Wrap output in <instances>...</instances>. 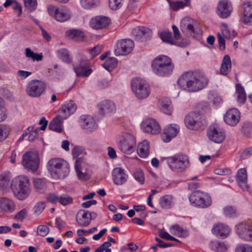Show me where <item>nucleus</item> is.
Instances as JSON below:
<instances>
[{
  "label": "nucleus",
  "instance_id": "aec40b11",
  "mask_svg": "<svg viewBox=\"0 0 252 252\" xmlns=\"http://www.w3.org/2000/svg\"><path fill=\"white\" fill-rule=\"evenodd\" d=\"M224 122L231 126H234L239 122L240 113L235 108L229 109L223 116Z\"/></svg>",
  "mask_w": 252,
  "mask_h": 252
},
{
  "label": "nucleus",
  "instance_id": "f03ea898",
  "mask_svg": "<svg viewBox=\"0 0 252 252\" xmlns=\"http://www.w3.org/2000/svg\"><path fill=\"white\" fill-rule=\"evenodd\" d=\"M47 167L50 175L55 179H63L69 173L68 163L61 158H53L50 159Z\"/></svg>",
  "mask_w": 252,
  "mask_h": 252
},
{
  "label": "nucleus",
  "instance_id": "3c124183",
  "mask_svg": "<svg viewBox=\"0 0 252 252\" xmlns=\"http://www.w3.org/2000/svg\"><path fill=\"white\" fill-rule=\"evenodd\" d=\"M10 180L9 177L7 174L5 173L0 174V188L4 189L8 187Z\"/></svg>",
  "mask_w": 252,
  "mask_h": 252
},
{
  "label": "nucleus",
  "instance_id": "69168bd1",
  "mask_svg": "<svg viewBox=\"0 0 252 252\" xmlns=\"http://www.w3.org/2000/svg\"><path fill=\"white\" fill-rule=\"evenodd\" d=\"M12 7L17 16L18 17L20 16L22 13L21 4L17 1L15 0L12 5Z\"/></svg>",
  "mask_w": 252,
  "mask_h": 252
},
{
  "label": "nucleus",
  "instance_id": "ea45409f",
  "mask_svg": "<svg viewBox=\"0 0 252 252\" xmlns=\"http://www.w3.org/2000/svg\"><path fill=\"white\" fill-rule=\"evenodd\" d=\"M236 90L238 103L241 104H244L247 98L244 88L240 84H237L236 85Z\"/></svg>",
  "mask_w": 252,
  "mask_h": 252
},
{
  "label": "nucleus",
  "instance_id": "dca6fc26",
  "mask_svg": "<svg viewBox=\"0 0 252 252\" xmlns=\"http://www.w3.org/2000/svg\"><path fill=\"white\" fill-rule=\"evenodd\" d=\"M236 232L239 237L246 241H252V225L242 222L236 226Z\"/></svg>",
  "mask_w": 252,
  "mask_h": 252
},
{
  "label": "nucleus",
  "instance_id": "9d476101",
  "mask_svg": "<svg viewBox=\"0 0 252 252\" xmlns=\"http://www.w3.org/2000/svg\"><path fill=\"white\" fill-rule=\"evenodd\" d=\"M39 164V158L36 151L26 152L22 157V165L27 169L32 171L37 170Z\"/></svg>",
  "mask_w": 252,
  "mask_h": 252
},
{
  "label": "nucleus",
  "instance_id": "a878e982",
  "mask_svg": "<svg viewBox=\"0 0 252 252\" xmlns=\"http://www.w3.org/2000/svg\"><path fill=\"white\" fill-rule=\"evenodd\" d=\"M212 232L216 236L224 238L229 236L231 229L227 225L218 223L214 225L212 229Z\"/></svg>",
  "mask_w": 252,
  "mask_h": 252
},
{
  "label": "nucleus",
  "instance_id": "a211bd4d",
  "mask_svg": "<svg viewBox=\"0 0 252 252\" xmlns=\"http://www.w3.org/2000/svg\"><path fill=\"white\" fill-rule=\"evenodd\" d=\"M233 11L231 2L228 0H220L217 5V13L221 18L229 17Z\"/></svg>",
  "mask_w": 252,
  "mask_h": 252
},
{
  "label": "nucleus",
  "instance_id": "2f4dec72",
  "mask_svg": "<svg viewBox=\"0 0 252 252\" xmlns=\"http://www.w3.org/2000/svg\"><path fill=\"white\" fill-rule=\"evenodd\" d=\"M131 33L133 36L140 39L149 37L151 35L152 31L145 27H138L133 29Z\"/></svg>",
  "mask_w": 252,
  "mask_h": 252
},
{
  "label": "nucleus",
  "instance_id": "5fc2aeb1",
  "mask_svg": "<svg viewBox=\"0 0 252 252\" xmlns=\"http://www.w3.org/2000/svg\"><path fill=\"white\" fill-rule=\"evenodd\" d=\"M46 205L45 202L43 201H39L37 202L33 208V211L34 213L37 215L40 214Z\"/></svg>",
  "mask_w": 252,
  "mask_h": 252
},
{
  "label": "nucleus",
  "instance_id": "2eb2a0df",
  "mask_svg": "<svg viewBox=\"0 0 252 252\" xmlns=\"http://www.w3.org/2000/svg\"><path fill=\"white\" fill-rule=\"evenodd\" d=\"M141 129L145 133L156 135L160 133V126L154 119L147 118L141 124Z\"/></svg>",
  "mask_w": 252,
  "mask_h": 252
},
{
  "label": "nucleus",
  "instance_id": "f257e3e1",
  "mask_svg": "<svg viewBox=\"0 0 252 252\" xmlns=\"http://www.w3.org/2000/svg\"><path fill=\"white\" fill-rule=\"evenodd\" d=\"M208 78L198 71L185 72L178 79L177 83L181 88L187 89L190 92L200 91L208 84Z\"/></svg>",
  "mask_w": 252,
  "mask_h": 252
},
{
  "label": "nucleus",
  "instance_id": "37998d69",
  "mask_svg": "<svg viewBox=\"0 0 252 252\" xmlns=\"http://www.w3.org/2000/svg\"><path fill=\"white\" fill-rule=\"evenodd\" d=\"M33 186L36 191L42 192L46 189L45 181L41 179H35L33 182Z\"/></svg>",
  "mask_w": 252,
  "mask_h": 252
},
{
  "label": "nucleus",
  "instance_id": "6e6d98bb",
  "mask_svg": "<svg viewBox=\"0 0 252 252\" xmlns=\"http://www.w3.org/2000/svg\"><path fill=\"white\" fill-rule=\"evenodd\" d=\"M134 179L138 182L140 184H143L144 183L145 178L144 173L140 170H137L133 173Z\"/></svg>",
  "mask_w": 252,
  "mask_h": 252
},
{
  "label": "nucleus",
  "instance_id": "774afa93",
  "mask_svg": "<svg viewBox=\"0 0 252 252\" xmlns=\"http://www.w3.org/2000/svg\"><path fill=\"white\" fill-rule=\"evenodd\" d=\"M47 200L52 203L56 204L59 202V196L54 193L48 194L46 197Z\"/></svg>",
  "mask_w": 252,
  "mask_h": 252
},
{
  "label": "nucleus",
  "instance_id": "a19ab883",
  "mask_svg": "<svg viewBox=\"0 0 252 252\" xmlns=\"http://www.w3.org/2000/svg\"><path fill=\"white\" fill-rule=\"evenodd\" d=\"M25 56L29 59H31L33 61H40L42 60L43 56L41 54L34 53L30 48H27L25 52Z\"/></svg>",
  "mask_w": 252,
  "mask_h": 252
},
{
  "label": "nucleus",
  "instance_id": "ddd939ff",
  "mask_svg": "<svg viewBox=\"0 0 252 252\" xmlns=\"http://www.w3.org/2000/svg\"><path fill=\"white\" fill-rule=\"evenodd\" d=\"M134 46L133 41L130 39L120 40L116 44L115 55L117 56L127 55L132 51Z\"/></svg>",
  "mask_w": 252,
  "mask_h": 252
},
{
  "label": "nucleus",
  "instance_id": "7ed1b4c3",
  "mask_svg": "<svg viewBox=\"0 0 252 252\" xmlns=\"http://www.w3.org/2000/svg\"><path fill=\"white\" fill-rule=\"evenodd\" d=\"M152 67L153 72L157 75L166 77L173 72L174 65L171 59L165 55H159L152 62Z\"/></svg>",
  "mask_w": 252,
  "mask_h": 252
},
{
  "label": "nucleus",
  "instance_id": "473e14b6",
  "mask_svg": "<svg viewBox=\"0 0 252 252\" xmlns=\"http://www.w3.org/2000/svg\"><path fill=\"white\" fill-rule=\"evenodd\" d=\"M64 119L59 114L50 123L49 128L57 132H61L63 130L62 124Z\"/></svg>",
  "mask_w": 252,
  "mask_h": 252
},
{
  "label": "nucleus",
  "instance_id": "c756f323",
  "mask_svg": "<svg viewBox=\"0 0 252 252\" xmlns=\"http://www.w3.org/2000/svg\"><path fill=\"white\" fill-rule=\"evenodd\" d=\"M237 181L242 189L248 191H251V187L247 184V173L245 168H241L238 171L237 173Z\"/></svg>",
  "mask_w": 252,
  "mask_h": 252
},
{
  "label": "nucleus",
  "instance_id": "c9c22d12",
  "mask_svg": "<svg viewBox=\"0 0 252 252\" xmlns=\"http://www.w3.org/2000/svg\"><path fill=\"white\" fill-rule=\"evenodd\" d=\"M231 62L230 57L226 55L222 59L221 67L220 68V73L222 75H227L231 70Z\"/></svg>",
  "mask_w": 252,
  "mask_h": 252
},
{
  "label": "nucleus",
  "instance_id": "423d86ee",
  "mask_svg": "<svg viewBox=\"0 0 252 252\" xmlns=\"http://www.w3.org/2000/svg\"><path fill=\"white\" fill-rule=\"evenodd\" d=\"M190 205L195 208L206 209L210 207L212 203L210 195L200 190L192 191L188 195Z\"/></svg>",
  "mask_w": 252,
  "mask_h": 252
},
{
  "label": "nucleus",
  "instance_id": "9b49d317",
  "mask_svg": "<svg viewBox=\"0 0 252 252\" xmlns=\"http://www.w3.org/2000/svg\"><path fill=\"white\" fill-rule=\"evenodd\" d=\"M207 135L209 139L216 143H222L225 138V132L217 125H213L208 129Z\"/></svg>",
  "mask_w": 252,
  "mask_h": 252
},
{
  "label": "nucleus",
  "instance_id": "e2e57ef3",
  "mask_svg": "<svg viewBox=\"0 0 252 252\" xmlns=\"http://www.w3.org/2000/svg\"><path fill=\"white\" fill-rule=\"evenodd\" d=\"M183 26H187V29L189 32L192 33L196 32L193 24L189 23L188 19H184L181 21V26L182 27Z\"/></svg>",
  "mask_w": 252,
  "mask_h": 252
},
{
  "label": "nucleus",
  "instance_id": "6ab92c4d",
  "mask_svg": "<svg viewBox=\"0 0 252 252\" xmlns=\"http://www.w3.org/2000/svg\"><path fill=\"white\" fill-rule=\"evenodd\" d=\"M243 13L241 21L245 25L252 26V2L245 1L242 4Z\"/></svg>",
  "mask_w": 252,
  "mask_h": 252
},
{
  "label": "nucleus",
  "instance_id": "58836bf2",
  "mask_svg": "<svg viewBox=\"0 0 252 252\" xmlns=\"http://www.w3.org/2000/svg\"><path fill=\"white\" fill-rule=\"evenodd\" d=\"M66 35L68 37L75 41H82L84 37V33L77 30H70L66 32Z\"/></svg>",
  "mask_w": 252,
  "mask_h": 252
},
{
  "label": "nucleus",
  "instance_id": "09e8293b",
  "mask_svg": "<svg viewBox=\"0 0 252 252\" xmlns=\"http://www.w3.org/2000/svg\"><path fill=\"white\" fill-rule=\"evenodd\" d=\"M9 128L4 125L0 124V142L4 140L8 136Z\"/></svg>",
  "mask_w": 252,
  "mask_h": 252
},
{
  "label": "nucleus",
  "instance_id": "cd10ccee",
  "mask_svg": "<svg viewBox=\"0 0 252 252\" xmlns=\"http://www.w3.org/2000/svg\"><path fill=\"white\" fill-rule=\"evenodd\" d=\"M77 109V105L72 100L65 102L59 110V114L64 119H66L74 113Z\"/></svg>",
  "mask_w": 252,
  "mask_h": 252
},
{
  "label": "nucleus",
  "instance_id": "4d7b16f0",
  "mask_svg": "<svg viewBox=\"0 0 252 252\" xmlns=\"http://www.w3.org/2000/svg\"><path fill=\"white\" fill-rule=\"evenodd\" d=\"M27 215H28L27 210L26 209H23L22 210L19 211L14 216V219L22 221L27 217Z\"/></svg>",
  "mask_w": 252,
  "mask_h": 252
},
{
  "label": "nucleus",
  "instance_id": "1a4fd4ad",
  "mask_svg": "<svg viewBox=\"0 0 252 252\" xmlns=\"http://www.w3.org/2000/svg\"><path fill=\"white\" fill-rule=\"evenodd\" d=\"M46 86L41 80L34 79L31 80L26 88L27 94L32 97H39L45 92Z\"/></svg>",
  "mask_w": 252,
  "mask_h": 252
},
{
  "label": "nucleus",
  "instance_id": "052dcab7",
  "mask_svg": "<svg viewBox=\"0 0 252 252\" xmlns=\"http://www.w3.org/2000/svg\"><path fill=\"white\" fill-rule=\"evenodd\" d=\"M102 48L103 47L101 45H97L92 49L89 50L88 52L91 54L92 58H94L101 52Z\"/></svg>",
  "mask_w": 252,
  "mask_h": 252
},
{
  "label": "nucleus",
  "instance_id": "0eeeda50",
  "mask_svg": "<svg viewBox=\"0 0 252 252\" xmlns=\"http://www.w3.org/2000/svg\"><path fill=\"white\" fill-rule=\"evenodd\" d=\"M131 87L135 96L139 99L147 98L151 93V87L149 83L140 78L136 77L132 80Z\"/></svg>",
  "mask_w": 252,
  "mask_h": 252
},
{
  "label": "nucleus",
  "instance_id": "f3484780",
  "mask_svg": "<svg viewBox=\"0 0 252 252\" xmlns=\"http://www.w3.org/2000/svg\"><path fill=\"white\" fill-rule=\"evenodd\" d=\"M96 217V214L95 213L81 210L78 212L76 219L79 226L86 227L90 224L91 220L95 219Z\"/></svg>",
  "mask_w": 252,
  "mask_h": 252
},
{
  "label": "nucleus",
  "instance_id": "f704fd0d",
  "mask_svg": "<svg viewBox=\"0 0 252 252\" xmlns=\"http://www.w3.org/2000/svg\"><path fill=\"white\" fill-rule=\"evenodd\" d=\"M137 153L142 158L147 157L149 154V144L147 140H144L138 144Z\"/></svg>",
  "mask_w": 252,
  "mask_h": 252
},
{
  "label": "nucleus",
  "instance_id": "4be33fe9",
  "mask_svg": "<svg viewBox=\"0 0 252 252\" xmlns=\"http://www.w3.org/2000/svg\"><path fill=\"white\" fill-rule=\"evenodd\" d=\"M112 180L114 183L118 186L125 184L128 178L125 170L121 167H116L112 172Z\"/></svg>",
  "mask_w": 252,
  "mask_h": 252
},
{
  "label": "nucleus",
  "instance_id": "72a5a7b5",
  "mask_svg": "<svg viewBox=\"0 0 252 252\" xmlns=\"http://www.w3.org/2000/svg\"><path fill=\"white\" fill-rule=\"evenodd\" d=\"M83 161V159L81 158L77 159L74 166L78 179L83 181L89 180L90 178V175L86 172L83 173L81 171L80 169Z\"/></svg>",
  "mask_w": 252,
  "mask_h": 252
},
{
  "label": "nucleus",
  "instance_id": "5701e85b",
  "mask_svg": "<svg viewBox=\"0 0 252 252\" xmlns=\"http://www.w3.org/2000/svg\"><path fill=\"white\" fill-rule=\"evenodd\" d=\"M160 38L162 40L171 45H175L179 46L185 47L189 44V40L187 39H183L181 42L177 41L175 38L172 36V33L170 32H163L160 33Z\"/></svg>",
  "mask_w": 252,
  "mask_h": 252
},
{
  "label": "nucleus",
  "instance_id": "39448f33",
  "mask_svg": "<svg viewBox=\"0 0 252 252\" xmlns=\"http://www.w3.org/2000/svg\"><path fill=\"white\" fill-rule=\"evenodd\" d=\"M169 168L173 172L182 173L190 165L189 156L183 153H178L165 158Z\"/></svg>",
  "mask_w": 252,
  "mask_h": 252
},
{
  "label": "nucleus",
  "instance_id": "bb28decb",
  "mask_svg": "<svg viewBox=\"0 0 252 252\" xmlns=\"http://www.w3.org/2000/svg\"><path fill=\"white\" fill-rule=\"evenodd\" d=\"M98 113L102 116L115 111L116 107L114 103L108 100L101 101L98 104Z\"/></svg>",
  "mask_w": 252,
  "mask_h": 252
},
{
  "label": "nucleus",
  "instance_id": "bf43d9fd",
  "mask_svg": "<svg viewBox=\"0 0 252 252\" xmlns=\"http://www.w3.org/2000/svg\"><path fill=\"white\" fill-rule=\"evenodd\" d=\"M49 232V228L45 225H41L37 228V234L42 237L46 236Z\"/></svg>",
  "mask_w": 252,
  "mask_h": 252
},
{
  "label": "nucleus",
  "instance_id": "338daca9",
  "mask_svg": "<svg viewBox=\"0 0 252 252\" xmlns=\"http://www.w3.org/2000/svg\"><path fill=\"white\" fill-rule=\"evenodd\" d=\"M31 126L32 129V130L29 131V132H28V135H29L28 140L30 141H33L37 137L38 129H34L33 126Z\"/></svg>",
  "mask_w": 252,
  "mask_h": 252
},
{
  "label": "nucleus",
  "instance_id": "8fccbe9b",
  "mask_svg": "<svg viewBox=\"0 0 252 252\" xmlns=\"http://www.w3.org/2000/svg\"><path fill=\"white\" fill-rule=\"evenodd\" d=\"M235 252H252V245L248 244H242L237 246Z\"/></svg>",
  "mask_w": 252,
  "mask_h": 252
},
{
  "label": "nucleus",
  "instance_id": "c03bdc74",
  "mask_svg": "<svg viewBox=\"0 0 252 252\" xmlns=\"http://www.w3.org/2000/svg\"><path fill=\"white\" fill-rule=\"evenodd\" d=\"M173 197L170 195H165L160 199V204L162 208H169L172 204Z\"/></svg>",
  "mask_w": 252,
  "mask_h": 252
},
{
  "label": "nucleus",
  "instance_id": "c85d7f7f",
  "mask_svg": "<svg viewBox=\"0 0 252 252\" xmlns=\"http://www.w3.org/2000/svg\"><path fill=\"white\" fill-rule=\"evenodd\" d=\"M89 63L88 61H83L77 65L74 66L75 72L77 76L88 77L92 72L91 68H89Z\"/></svg>",
  "mask_w": 252,
  "mask_h": 252
},
{
  "label": "nucleus",
  "instance_id": "0e129e2a",
  "mask_svg": "<svg viewBox=\"0 0 252 252\" xmlns=\"http://www.w3.org/2000/svg\"><path fill=\"white\" fill-rule=\"evenodd\" d=\"M224 214L228 217H233L237 215L236 210L232 207H227L224 208Z\"/></svg>",
  "mask_w": 252,
  "mask_h": 252
},
{
  "label": "nucleus",
  "instance_id": "4c0bfd02",
  "mask_svg": "<svg viewBox=\"0 0 252 252\" xmlns=\"http://www.w3.org/2000/svg\"><path fill=\"white\" fill-rule=\"evenodd\" d=\"M170 232L179 237H186L189 235L187 230L183 229L178 224L174 225L172 226L170 229Z\"/></svg>",
  "mask_w": 252,
  "mask_h": 252
},
{
  "label": "nucleus",
  "instance_id": "4468645a",
  "mask_svg": "<svg viewBox=\"0 0 252 252\" xmlns=\"http://www.w3.org/2000/svg\"><path fill=\"white\" fill-rule=\"evenodd\" d=\"M187 127L191 130H197L202 126L200 114L194 112L189 113L185 119Z\"/></svg>",
  "mask_w": 252,
  "mask_h": 252
},
{
  "label": "nucleus",
  "instance_id": "603ef678",
  "mask_svg": "<svg viewBox=\"0 0 252 252\" xmlns=\"http://www.w3.org/2000/svg\"><path fill=\"white\" fill-rule=\"evenodd\" d=\"M124 0H108L109 6L112 10H117L122 6Z\"/></svg>",
  "mask_w": 252,
  "mask_h": 252
},
{
  "label": "nucleus",
  "instance_id": "7c9ffc66",
  "mask_svg": "<svg viewBox=\"0 0 252 252\" xmlns=\"http://www.w3.org/2000/svg\"><path fill=\"white\" fill-rule=\"evenodd\" d=\"M15 209V205L13 200L6 197L0 198V213H10Z\"/></svg>",
  "mask_w": 252,
  "mask_h": 252
},
{
  "label": "nucleus",
  "instance_id": "20e7f679",
  "mask_svg": "<svg viewBox=\"0 0 252 252\" xmlns=\"http://www.w3.org/2000/svg\"><path fill=\"white\" fill-rule=\"evenodd\" d=\"M11 187L15 196L20 200L26 199L31 193L30 181L26 176H19L12 181Z\"/></svg>",
  "mask_w": 252,
  "mask_h": 252
},
{
  "label": "nucleus",
  "instance_id": "f8f14e48",
  "mask_svg": "<svg viewBox=\"0 0 252 252\" xmlns=\"http://www.w3.org/2000/svg\"><path fill=\"white\" fill-rule=\"evenodd\" d=\"M49 13L59 22H63L69 20L70 18V12L63 6L57 7L50 5L48 8Z\"/></svg>",
  "mask_w": 252,
  "mask_h": 252
},
{
  "label": "nucleus",
  "instance_id": "680f3d73",
  "mask_svg": "<svg viewBox=\"0 0 252 252\" xmlns=\"http://www.w3.org/2000/svg\"><path fill=\"white\" fill-rule=\"evenodd\" d=\"M25 6L29 10L32 11L37 7L36 0H24Z\"/></svg>",
  "mask_w": 252,
  "mask_h": 252
},
{
  "label": "nucleus",
  "instance_id": "de8ad7c7",
  "mask_svg": "<svg viewBox=\"0 0 252 252\" xmlns=\"http://www.w3.org/2000/svg\"><path fill=\"white\" fill-rule=\"evenodd\" d=\"M160 109L165 114L170 115L172 111L171 102L169 100L161 101Z\"/></svg>",
  "mask_w": 252,
  "mask_h": 252
},
{
  "label": "nucleus",
  "instance_id": "412c9836",
  "mask_svg": "<svg viewBox=\"0 0 252 252\" xmlns=\"http://www.w3.org/2000/svg\"><path fill=\"white\" fill-rule=\"evenodd\" d=\"M180 127L177 125H168L163 129V131L161 135L162 140L164 142H169L172 138L177 136Z\"/></svg>",
  "mask_w": 252,
  "mask_h": 252
},
{
  "label": "nucleus",
  "instance_id": "a18cd8bd",
  "mask_svg": "<svg viewBox=\"0 0 252 252\" xmlns=\"http://www.w3.org/2000/svg\"><path fill=\"white\" fill-rule=\"evenodd\" d=\"M99 1V0H80V4L84 9H90L94 7Z\"/></svg>",
  "mask_w": 252,
  "mask_h": 252
},
{
  "label": "nucleus",
  "instance_id": "13d9d810",
  "mask_svg": "<svg viewBox=\"0 0 252 252\" xmlns=\"http://www.w3.org/2000/svg\"><path fill=\"white\" fill-rule=\"evenodd\" d=\"M59 202L62 205L65 206L68 204H71L72 201L71 197L66 194H62L59 196Z\"/></svg>",
  "mask_w": 252,
  "mask_h": 252
},
{
  "label": "nucleus",
  "instance_id": "79ce46f5",
  "mask_svg": "<svg viewBox=\"0 0 252 252\" xmlns=\"http://www.w3.org/2000/svg\"><path fill=\"white\" fill-rule=\"evenodd\" d=\"M117 65V60L114 57L107 59L105 63L102 64L103 67L109 71L112 70Z\"/></svg>",
  "mask_w": 252,
  "mask_h": 252
},
{
  "label": "nucleus",
  "instance_id": "49530a36",
  "mask_svg": "<svg viewBox=\"0 0 252 252\" xmlns=\"http://www.w3.org/2000/svg\"><path fill=\"white\" fill-rule=\"evenodd\" d=\"M57 54L58 57L63 61L67 63L71 62L68 51L66 49L63 48L59 50Z\"/></svg>",
  "mask_w": 252,
  "mask_h": 252
},
{
  "label": "nucleus",
  "instance_id": "864d4df0",
  "mask_svg": "<svg viewBox=\"0 0 252 252\" xmlns=\"http://www.w3.org/2000/svg\"><path fill=\"white\" fill-rule=\"evenodd\" d=\"M171 9L174 11H177L179 9L183 8L185 6L184 2L182 1H176L172 2L168 0Z\"/></svg>",
  "mask_w": 252,
  "mask_h": 252
},
{
  "label": "nucleus",
  "instance_id": "b1692460",
  "mask_svg": "<svg viewBox=\"0 0 252 252\" xmlns=\"http://www.w3.org/2000/svg\"><path fill=\"white\" fill-rule=\"evenodd\" d=\"M110 19L104 16H97L91 19L90 24L93 29L95 30L103 29L110 23Z\"/></svg>",
  "mask_w": 252,
  "mask_h": 252
},
{
  "label": "nucleus",
  "instance_id": "393cba45",
  "mask_svg": "<svg viewBox=\"0 0 252 252\" xmlns=\"http://www.w3.org/2000/svg\"><path fill=\"white\" fill-rule=\"evenodd\" d=\"M82 128L87 132H92L97 128L94 119L90 115H82L80 117Z\"/></svg>",
  "mask_w": 252,
  "mask_h": 252
},
{
  "label": "nucleus",
  "instance_id": "6e6552de",
  "mask_svg": "<svg viewBox=\"0 0 252 252\" xmlns=\"http://www.w3.org/2000/svg\"><path fill=\"white\" fill-rule=\"evenodd\" d=\"M117 144L122 152L126 154H130L135 151L136 140L132 134L126 133L122 135Z\"/></svg>",
  "mask_w": 252,
  "mask_h": 252
},
{
  "label": "nucleus",
  "instance_id": "e433bc0d",
  "mask_svg": "<svg viewBox=\"0 0 252 252\" xmlns=\"http://www.w3.org/2000/svg\"><path fill=\"white\" fill-rule=\"evenodd\" d=\"M210 248L217 252H225L227 249V246L223 242L214 240L211 242Z\"/></svg>",
  "mask_w": 252,
  "mask_h": 252
}]
</instances>
